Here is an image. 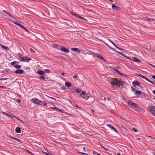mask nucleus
I'll return each instance as SVG.
<instances>
[{"instance_id":"nucleus-57","label":"nucleus","mask_w":155,"mask_h":155,"mask_svg":"<svg viewBox=\"0 0 155 155\" xmlns=\"http://www.w3.org/2000/svg\"><path fill=\"white\" fill-rule=\"evenodd\" d=\"M107 99L108 101H109L110 100V98L109 97H107Z\"/></svg>"},{"instance_id":"nucleus-15","label":"nucleus","mask_w":155,"mask_h":155,"mask_svg":"<svg viewBox=\"0 0 155 155\" xmlns=\"http://www.w3.org/2000/svg\"><path fill=\"white\" fill-rule=\"evenodd\" d=\"M94 54L97 57H98V58L103 60V58L102 57L101 55H99V54L95 53V54Z\"/></svg>"},{"instance_id":"nucleus-20","label":"nucleus","mask_w":155,"mask_h":155,"mask_svg":"<svg viewBox=\"0 0 155 155\" xmlns=\"http://www.w3.org/2000/svg\"><path fill=\"white\" fill-rule=\"evenodd\" d=\"M0 45L1 48H3V49H5L7 50H8V49H9L6 46H4L1 44H0Z\"/></svg>"},{"instance_id":"nucleus-41","label":"nucleus","mask_w":155,"mask_h":155,"mask_svg":"<svg viewBox=\"0 0 155 155\" xmlns=\"http://www.w3.org/2000/svg\"><path fill=\"white\" fill-rule=\"evenodd\" d=\"M11 138L12 139H13V140H17V138H15V137H11Z\"/></svg>"},{"instance_id":"nucleus-5","label":"nucleus","mask_w":155,"mask_h":155,"mask_svg":"<svg viewBox=\"0 0 155 155\" xmlns=\"http://www.w3.org/2000/svg\"><path fill=\"white\" fill-rule=\"evenodd\" d=\"M138 75L140 76L141 77H142V78H143L145 80H146V81H148L150 83H151L153 84H154V83L153 82L150 80L149 79H148L146 77H145L140 74H138Z\"/></svg>"},{"instance_id":"nucleus-45","label":"nucleus","mask_w":155,"mask_h":155,"mask_svg":"<svg viewBox=\"0 0 155 155\" xmlns=\"http://www.w3.org/2000/svg\"><path fill=\"white\" fill-rule=\"evenodd\" d=\"M17 141L18 142H21V140L20 139H17Z\"/></svg>"},{"instance_id":"nucleus-4","label":"nucleus","mask_w":155,"mask_h":155,"mask_svg":"<svg viewBox=\"0 0 155 155\" xmlns=\"http://www.w3.org/2000/svg\"><path fill=\"white\" fill-rule=\"evenodd\" d=\"M127 103L130 105L132 106L135 107L137 108H140V107L138 106L137 104L134 103V102L131 101H128Z\"/></svg>"},{"instance_id":"nucleus-3","label":"nucleus","mask_w":155,"mask_h":155,"mask_svg":"<svg viewBox=\"0 0 155 155\" xmlns=\"http://www.w3.org/2000/svg\"><path fill=\"white\" fill-rule=\"evenodd\" d=\"M118 80L116 78H113L111 80L110 83L111 84L114 86H116L118 85Z\"/></svg>"},{"instance_id":"nucleus-64","label":"nucleus","mask_w":155,"mask_h":155,"mask_svg":"<svg viewBox=\"0 0 155 155\" xmlns=\"http://www.w3.org/2000/svg\"><path fill=\"white\" fill-rule=\"evenodd\" d=\"M117 155H120V153H117Z\"/></svg>"},{"instance_id":"nucleus-55","label":"nucleus","mask_w":155,"mask_h":155,"mask_svg":"<svg viewBox=\"0 0 155 155\" xmlns=\"http://www.w3.org/2000/svg\"><path fill=\"white\" fill-rule=\"evenodd\" d=\"M150 65L152 66V67H153L154 68H155V66L152 64H150Z\"/></svg>"},{"instance_id":"nucleus-61","label":"nucleus","mask_w":155,"mask_h":155,"mask_svg":"<svg viewBox=\"0 0 155 155\" xmlns=\"http://www.w3.org/2000/svg\"><path fill=\"white\" fill-rule=\"evenodd\" d=\"M82 154L83 155H87V154L86 153H82Z\"/></svg>"},{"instance_id":"nucleus-22","label":"nucleus","mask_w":155,"mask_h":155,"mask_svg":"<svg viewBox=\"0 0 155 155\" xmlns=\"http://www.w3.org/2000/svg\"><path fill=\"white\" fill-rule=\"evenodd\" d=\"M117 83H118V85L120 84V85H122L123 84H124V82L123 81H118Z\"/></svg>"},{"instance_id":"nucleus-36","label":"nucleus","mask_w":155,"mask_h":155,"mask_svg":"<svg viewBox=\"0 0 155 155\" xmlns=\"http://www.w3.org/2000/svg\"><path fill=\"white\" fill-rule=\"evenodd\" d=\"M112 129H113L115 131V132L117 133H118V131H117V130L114 127H112Z\"/></svg>"},{"instance_id":"nucleus-35","label":"nucleus","mask_w":155,"mask_h":155,"mask_svg":"<svg viewBox=\"0 0 155 155\" xmlns=\"http://www.w3.org/2000/svg\"><path fill=\"white\" fill-rule=\"evenodd\" d=\"M78 77V76L77 75L75 74L74 75L73 77V78L74 79L77 78Z\"/></svg>"},{"instance_id":"nucleus-56","label":"nucleus","mask_w":155,"mask_h":155,"mask_svg":"<svg viewBox=\"0 0 155 155\" xmlns=\"http://www.w3.org/2000/svg\"><path fill=\"white\" fill-rule=\"evenodd\" d=\"M61 75H63V76H64L65 75L63 73H61Z\"/></svg>"},{"instance_id":"nucleus-1","label":"nucleus","mask_w":155,"mask_h":155,"mask_svg":"<svg viewBox=\"0 0 155 155\" xmlns=\"http://www.w3.org/2000/svg\"><path fill=\"white\" fill-rule=\"evenodd\" d=\"M31 101L33 103H35L38 105H43L45 106H46L47 105V104L45 101H41L37 98L32 99L31 100Z\"/></svg>"},{"instance_id":"nucleus-43","label":"nucleus","mask_w":155,"mask_h":155,"mask_svg":"<svg viewBox=\"0 0 155 155\" xmlns=\"http://www.w3.org/2000/svg\"><path fill=\"white\" fill-rule=\"evenodd\" d=\"M114 51H115L117 53L119 54H121V52H119V51H117L116 50H113Z\"/></svg>"},{"instance_id":"nucleus-62","label":"nucleus","mask_w":155,"mask_h":155,"mask_svg":"<svg viewBox=\"0 0 155 155\" xmlns=\"http://www.w3.org/2000/svg\"><path fill=\"white\" fill-rule=\"evenodd\" d=\"M0 87H2V88H4V87L2 86H0Z\"/></svg>"},{"instance_id":"nucleus-54","label":"nucleus","mask_w":155,"mask_h":155,"mask_svg":"<svg viewBox=\"0 0 155 155\" xmlns=\"http://www.w3.org/2000/svg\"><path fill=\"white\" fill-rule=\"evenodd\" d=\"M93 154H97V153H96V152H95L94 151H93V153H92Z\"/></svg>"},{"instance_id":"nucleus-53","label":"nucleus","mask_w":155,"mask_h":155,"mask_svg":"<svg viewBox=\"0 0 155 155\" xmlns=\"http://www.w3.org/2000/svg\"><path fill=\"white\" fill-rule=\"evenodd\" d=\"M8 117H9L10 118H11L12 119H13V118L10 115H9L8 116Z\"/></svg>"},{"instance_id":"nucleus-6","label":"nucleus","mask_w":155,"mask_h":155,"mask_svg":"<svg viewBox=\"0 0 155 155\" xmlns=\"http://www.w3.org/2000/svg\"><path fill=\"white\" fill-rule=\"evenodd\" d=\"M53 47L55 48H56L57 50H61V46L58 45L54 44L53 45Z\"/></svg>"},{"instance_id":"nucleus-26","label":"nucleus","mask_w":155,"mask_h":155,"mask_svg":"<svg viewBox=\"0 0 155 155\" xmlns=\"http://www.w3.org/2000/svg\"><path fill=\"white\" fill-rule=\"evenodd\" d=\"M16 63H19V62H18L17 61H13V62H11V64L12 65H13V66H14V65H15V64Z\"/></svg>"},{"instance_id":"nucleus-23","label":"nucleus","mask_w":155,"mask_h":155,"mask_svg":"<svg viewBox=\"0 0 155 155\" xmlns=\"http://www.w3.org/2000/svg\"><path fill=\"white\" fill-rule=\"evenodd\" d=\"M14 67L17 69H19L21 68V66L19 65H15Z\"/></svg>"},{"instance_id":"nucleus-39","label":"nucleus","mask_w":155,"mask_h":155,"mask_svg":"<svg viewBox=\"0 0 155 155\" xmlns=\"http://www.w3.org/2000/svg\"><path fill=\"white\" fill-rule=\"evenodd\" d=\"M132 130L135 132H137V130L134 128H133Z\"/></svg>"},{"instance_id":"nucleus-31","label":"nucleus","mask_w":155,"mask_h":155,"mask_svg":"<svg viewBox=\"0 0 155 155\" xmlns=\"http://www.w3.org/2000/svg\"><path fill=\"white\" fill-rule=\"evenodd\" d=\"M147 19L149 21H155V20L152 18H147Z\"/></svg>"},{"instance_id":"nucleus-42","label":"nucleus","mask_w":155,"mask_h":155,"mask_svg":"<svg viewBox=\"0 0 155 155\" xmlns=\"http://www.w3.org/2000/svg\"><path fill=\"white\" fill-rule=\"evenodd\" d=\"M2 113L3 114H4L8 116L9 115L7 113H6L5 112H2Z\"/></svg>"},{"instance_id":"nucleus-60","label":"nucleus","mask_w":155,"mask_h":155,"mask_svg":"<svg viewBox=\"0 0 155 155\" xmlns=\"http://www.w3.org/2000/svg\"><path fill=\"white\" fill-rule=\"evenodd\" d=\"M153 92L155 95V91H153Z\"/></svg>"},{"instance_id":"nucleus-12","label":"nucleus","mask_w":155,"mask_h":155,"mask_svg":"<svg viewBox=\"0 0 155 155\" xmlns=\"http://www.w3.org/2000/svg\"><path fill=\"white\" fill-rule=\"evenodd\" d=\"M13 23L15 24L16 25H18V26H19L22 28H25V27L22 25H21L20 24L18 23V22H16V21H14L13 22Z\"/></svg>"},{"instance_id":"nucleus-18","label":"nucleus","mask_w":155,"mask_h":155,"mask_svg":"<svg viewBox=\"0 0 155 155\" xmlns=\"http://www.w3.org/2000/svg\"><path fill=\"white\" fill-rule=\"evenodd\" d=\"M40 75H44L45 74V71H43L39 70L37 72Z\"/></svg>"},{"instance_id":"nucleus-19","label":"nucleus","mask_w":155,"mask_h":155,"mask_svg":"<svg viewBox=\"0 0 155 155\" xmlns=\"http://www.w3.org/2000/svg\"><path fill=\"white\" fill-rule=\"evenodd\" d=\"M15 131L17 133H20L21 132V130L19 127H17L15 129Z\"/></svg>"},{"instance_id":"nucleus-2","label":"nucleus","mask_w":155,"mask_h":155,"mask_svg":"<svg viewBox=\"0 0 155 155\" xmlns=\"http://www.w3.org/2000/svg\"><path fill=\"white\" fill-rule=\"evenodd\" d=\"M148 110L150 113L153 115L155 116V106H149L148 107Z\"/></svg>"},{"instance_id":"nucleus-14","label":"nucleus","mask_w":155,"mask_h":155,"mask_svg":"<svg viewBox=\"0 0 155 155\" xmlns=\"http://www.w3.org/2000/svg\"><path fill=\"white\" fill-rule=\"evenodd\" d=\"M65 85L68 87H71L72 85L70 83L67 82L65 83Z\"/></svg>"},{"instance_id":"nucleus-10","label":"nucleus","mask_w":155,"mask_h":155,"mask_svg":"<svg viewBox=\"0 0 155 155\" xmlns=\"http://www.w3.org/2000/svg\"><path fill=\"white\" fill-rule=\"evenodd\" d=\"M24 71L22 70H18L15 71V72L16 74H22L24 72Z\"/></svg>"},{"instance_id":"nucleus-63","label":"nucleus","mask_w":155,"mask_h":155,"mask_svg":"<svg viewBox=\"0 0 155 155\" xmlns=\"http://www.w3.org/2000/svg\"><path fill=\"white\" fill-rule=\"evenodd\" d=\"M20 101H21V100L20 99L18 100V102H20Z\"/></svg>"},{"instance_id":"nucleus-59","label":"nucleus","mask_w":155,"mask_h":155,"mask_svg":"<svg viewBox=\"0 0 155 155\" xmlns=\"http://www.w3.org/2000/svg\"><path fill=\"white\" fill-rule=\"evenodd\" d=\"M83 149L84 150H86V149H85V147H84L83 148Z\"/></svg>"},{"instance_id":"nucleus-13","label":"nucleus","mask_w":155,"mask_h":155,"mask_svg":"<svg viewBox=\"0 0 155 155\" xmlns=\"http://www.w3.org/2000/svg\"><path fill=\"white\" fill-rule=\"evenodd\" d=\"M112 8L114 10H118L119 8L114 4L112 5Z\"/></svg>"},{"instance_id":"nucleus-49","label":"nucleus","mask_w":155,"mask_h":155,"mask_svg":"<svg viewBox=\"0 0 155 155\" xmlns=\"http://www.w3.org/2000/svg\"><path fill=\"white\" fill-rule=\"evenodd\" d=\"M13 116L14 117L17 119L18 120H19L20 121V119L18 118V117H16L14 116Z\"/></svg>"},{"instance_id":"nucleus-37","label":"nucleus","mask_w":155,"mask_h":155,"mask_svg":"<svg viewBox=\"0 0 155 155\" xmlns=\"http://www.w3.org/2000/svg\"><path fill=\"white\" fill-rule=\"evenodd\" d=\"M114 71H116V72H117L118 74H120V72H119L118 71L117 69H115V68H114Z\"/></svg>"},{"instance_id":"nucleus-58","label":"nucleus","mask_w":155,"mask_h":155,"mask_svg":"<svg viewBox=\"0 0 155 155\" xmlns=\"http://www.w3.org/2000/svg\"><path fill=\"white\" fill-rule=\"evenodd\" d=\"M45 153V154L46 155H50L49 154H48V153Z\"/></svg>"},{"instance_id":"nucleus-51","label":"nucleus","mask_w":155,"mask_h":155,"mask_svg":"<svg viewBox=\"0 0 155 155\" xmlns=\"http://www.w3.org/2000/svg\"><path fill=\"white\" fill-rule=\"evenodd\" d=\"M152 78L155 79V75H153L152 77Z\"/></svg>"},{"instance_id":"nucleus-50","label":"nucleus","mask_w":155,"mask_h":155,"mask_svg":"<svg viewBox=\"0 0 155 155\" xmlns=\"http://www.w3.org/2000/svg\"><path fill=\"white\" fill-rule=\"evenodd\" d=\"M51 108H52L53 109H55L56 110H57V108L54 107H51Z\"/></svg>"},{"instance_id":"nucleus-30","label":"nucleus","mask_w":155,"mask_h":155,"mask_svg":"<svg viewBox=\"0 0 155 155\" xmlns=\"http://www.w3.org/2000/svg\"><path fill=\"white\" fill-rule=\"evenodd\" d=\"M39 78L41 80H44L45 79V78L43 76H41L39 77Z\"/></svg>"},{"instance_id":"nucleus-32","label":"nucleus","mask_w":155,"mask_h":155,"mask_svg":"<svg viewBox=\"0 0 155 155\" xmlns=\"http://www.w3.org/2000/svg\"><path fill=\"white\" fill-rule=\"evenodd\" d=\"M110 42H111V43H112V44H113L114 45V46H115L116 48H118V49H120L122 50V49H121V48H119L118 47H117V46H116V45H115V44L113 42L111 41H110Z\"/></svg>"},{"instance_id":"nucleus-38","label":"nucleus","mask_w":155,"mask_h":155,"mask_svg":"<svg viewBox=\"0 0 155 155\" xmlns=\"http://www.w3.org/2000/svg\"><path fill=\"white\" fill-rule=\"evenodd\" d=\"M107 125L108 127H110V128H111L112 129V127H113L110 124H107Z\"/></svg>"},{"instance_id":"nucleus-46","label":"nucleus","mask_w":155,"mask_h":155,"mask_svg":"<svg viewBox=\"0 0 155 155\" xmlns=\"http://www.w3.org/2000/svg\"><path fill=\"white\" fill-rule=\"evenodd\" d=\"M56 110H58L59 111H61V112H63V111H62V110L60 109H58V108H57Z\"/></svg>"},{"instance_id":"nucleus-11","label":"nucleus","mask_w":155,"mask_h":155,"mask_svg":"<svg viewBox=\"0 0 155 155\" xmlns=\"http://www.w3.org/2000/svg\"><path fill=\"white\" fill-rule=\"evenodd\" d=\"M71 50L73 51H75L78 53H80L81 52V51L79 50L77 48H72L71 49Z\"/></svg>"},{"instance_id":"nucleus-33","label":"nucleus","mask_w":155,"mask_h":155,"mask_svg":"<svg viewBox=\"0 0 155 155\" xmlns=\"http://www.w3.org/2000/svg\"><path fill=\"white\" fill-rule=\"evenodd\" d=\"M81 97H82L83 98L86 99V100L87 99L89 98V97L88 96H87V97L86 96L85 97H84V96H81Z\"/></svg>"},{"instance_id":"nucleus-9","label":"nucleus","mask_w":155,"mask_h":155,"mask_svg":"<svg viewBox=\"0 0 155 155\" xmlns=\"http://www.w3.org/2000/svg\"><path fill=\"white\" fill-rule=\"evenodd\" d=\"M71 14L74 16H76L78 17V18H80L82 19H83L85 21H87L86 20V19H85V18H82V17H80L79 16V15L76 13H75L74 12H71Z\"/></svg>"},{"instance_id":"nucleus-24","label":"nucleus","mask_w":155,"mask_h":155,"mask_svg":"<svg viewBox=\"0 0 155 155\" xmlns=\"http://www.w3.org/2000/svg\"><path fill=\"white\" fill-rule=\"evenodd\" d=\"M3 12H5L7 14L9 15V16H10L12 18H14V17L12 16L11 15H10V14L8 12H7L6 11H5V10H3Z\"/></svg>"},{"instance_id":"nucleus-16","label":"nucleus","mask_w":155,"mask_h":155,"mask_svg":"<svg viewBox=\"0 0 155 155\" xmlns=\"http://www.w3.org/2000/svg\"><path fill=\"white\" fill-rule=\"evenodd\" d=\"M134 94L135 95L138 96V95H141L142 94L141 93V91H136L134 93Z\"/></svg>"},{"instance_id":"nucleus-44","label":"nucleus","mask_w":155,"mask_h":155,"mask_svg":"<svg viewBox=\"0 0 155 155\" xmlns=\"http://www.w3.org/2000/svg\"><path fill=\"white\" fill-rule=\"evenodd\" d=\"M120 75H121L123 76H126V75L122 73H120Z\"/></svg>"},{"instance_id":"nucleus-48","label":"nucleus","mask_w":155,"mask_h":155,"mask_svg":"<svg viewBox=\"0 0 155 155\" xmlns=\"http://www.w3.org/2000/svg\"><path fill=\"white\" fill-rule=\"evenodd\" d=\"M7 79V78H2V79H0V80H6Z\"/></svg>"},{"instance_id":"nucleus-29","label":"nucleus","mask_w":155,"mask_h":155,"mask_svg":"<svg viewBox=\"0 0 155 155\" xmlns=\"http://www.w3.org/2000/svg\"><path fill=\"white\" fill-rule=\"evenodd\" d=\"M45 72L47 73H49L51 71L48 69H46L45 70Z\"/></svg>"},{"instance_id":"nucleus-7","label":"nucleus","mask_w":155,"mask_h":155,"mask_svg":"<svg viewBox=\"0 0 155 155\" xmlns=\"http://www.w3.org/2000/svg\"><path fill=\"white\" fill-rule=\"evenodd\" d=\"M60 50L61 51H63L64 52H66L67 53H68L69 52V50L68 49H67L62 46L61 47Z\"/></svg>"},{"instance_id":"nucleus-40","label":"nucleus","mask_w":155,"mask_h":155,"mask_svg":"<svg viewBox=\"0 0 155 155\" xmlns=\"http://www.w3.org/2000/svg\"><path fill=\"white\" fill-rule=\"evenodd\" d=\"M131 88L133 91H135V89L133 87H131Z\"/></svg>"},{"instance_id":"nucleus-34","label":"nucleus","mask_w":155,"mask_h":155,"mask_svg":"<svg viewBox=\"0 0 155 155\" xmlns=\"http://www.w3.org/2000/svg\"><path fill=\"white\" fill-rule=\"evenodd\" d=\"M30 50L33 53H36V51L33 49H32V48H31L30 49Z\"/></svg>"},{"instance_id":"nucleus-28","label":"nucleus","mask_w":155,"mask_h":155,"mask_svg":"<svg viewBox=\"0 0 155 155\" xmlns=\"http://www.w3.org/2000/svg\"><path fill=\"white\" fill-rule=\"evenodd\" d=\"M20 59L23 62H25V57H21L20 58Z\"/></svg>"},{"instance_id":"nucleus-52","label":"nucleus","mask_w":155,"mask_h":155,"mask_svg":"<svg viewBox=\"0 0 155 155\" xmlns=\"http://www.w3.org/2000/svg\"><path fill=\"white\" fill-rule=\"evenodd\" d=\"M24 29H25L26 31L28 32V31L27 29L25 27V28H23Z\"/></svg>"},{"instance_id":"nucleus-8","label":"nucleus","mask_w":155,"mask_h":155,"mask_svg":"<svg viewBox=\"0 0 155 155\" xmlns=\"http://www.w3.org/2000/svg\"><path fill=\"white\" fill-rule=\"evenodd\" d=\"M132 84L134 87L136 86H139L140 85V83L137 81H135L133 82Z\"/></svg>"},{"instance_id":"nucleus-47","label":"nucleus","mask_w":155,"mask_h":155,"mask_svg":"<svg viewBox=\"0 0 155 155\" xmlns=\"http://www.w3.org/2000/svg\"><path fill=\"white\" fill-rule=\"evenodd\" d=\"M120 54L121 55H122L123 56L125 57H127L124 54H123L121 53V54Z\"/></svg>"},{"instance_id":"nucleus-25","label":"nucleus","mask_w":155,"mask_h":155,"mask_svg":"<svg viewBox=\"0 0 155 155\" xmlns=\"http://www.w3.org/2000/svg\"><path fill=\"white\" fill-rule=\"evenodd\" d=\"M75 91L76 92L78 93H80L81 92V90H78V89H75Z\"/></svg>"},{"instance_id":"nucleus-27","label":"nucleus","mask_w":155,"mask_h":155,"mask_svg":"<svg viewBox=\"0 0 155 155\" xmlns=\"http://www.w3.org/2000/svg\"><path fill=\"white\" fill-rule=\"evenodd\" d=\"M82 94H80V96H81L82 95H83L84 96L85 95H86V92L85 91H82L81 92Z\"/></svg>"},{"instance_id":"nucleus-21","label":"nucleus","mask_w":155,"mask_h":155,"mask_svg":"<svg viewBox=\"0 0 155 155\" xmlns=\"http://www.w3.org/2000/svg\"><path fill=\"white\" fill-rule=\"evenodd\" d=\"M25 61L26 62H28L30 60H31L30 58L27 57H25Z\"/></svg>"},{"instance_id":"nucleus-17","label":"nucleus","mask_w":155,"mask_h":155,"mask_svg":"<svg viewBox=\"0 0 155 155\" xmlns=\"http://www.w3.org/2000/svg\"><path fill=\"white\" fill-rule=\"evenodd\" d=\"M133 60L137 63H139L141 62V61L138 59L136 57H134L133 58Z\"/></svg>"}]
</instances>
